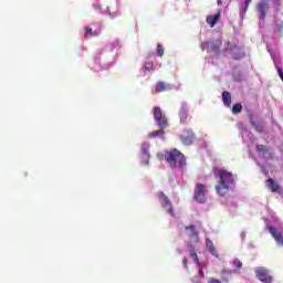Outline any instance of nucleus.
Returning <instances> with one entry per match:
<instances>
[{
	"mask_svg": "<svg viewBox=\"0 0 283 283\" xmlns=\"http://www.w3.org/2000/svg\"><path fill=\"white\" fill-rule=\"evenodd\" d=\"M163 134H165V130H163V129L154 130V132L149 133V138H156V136H163Z\"/></svg>",
	"mask_w": 283,
	"mask_h": 283,
	"instance_id": "nucleus-19",
	"label": "nucleus"
},
{
	"mask_svg": "<svg viewBox=\"0 0 283 283\" xmlns=\"http://www.w3.org/2000/svg\"><path fill=\"white\" fill-rule=\"evenodd\" d=\"M92 34V28H86V35Z\"/></svg>",
	"mask_w": 283,
	"mask_h": 283,
	"instance_id": "nucleus-25",
	"label": "nucleus"
},
{
	"mask_svg": "<svg viewBox=\"0 0 283 283\" xmlns=\"http://www.w3.org/2000/svg\"><path fill=\"white\" fill-rule=\"evenodd\" d=\"M213 174L216 178L219 179L218 185L216 186L217 193H219V196H227L229 189H231V185L234 182L233 174L218 167L213 168Z\"/></svg>",
	"mask_w": 283,
	"mask_h": 283,
	"instance_id": "nucleus-1",
	"label": "nucleus"
},
{
	"mask_svg": "<svg viewBox=\"0 0 283 283\" xmlns=\"http://www.w3.org/2000/svg\"><path fill=\"white\" fill-rule=\"evenodd\" d=\"M199 275H201V277H205V272H202V269H199Z\"/></svg>",
	"mask_w": 283,
	"mask_h": 283,
	"instance_id": "nucleus-26",
	"label": "nucleus"
},
{
	"mask_svg": "<svg viewBox=\"0 0 283 283\" xmlns=\"http://www.w3.org/2000/svg\"><path fill=\"white\" fill-rule=\"evenodd\" d=\"M159 200L161 202V206L164 209L170 213V216H174V209L171 208V201L165 196V193L160 192L159 193Z\"/></svg>",
	"mask_w": 283,
	"mask_h": 283,
	"instance_id": "nucleus-7",
	"label": "nucleus"
},
{
	"mask_svg": "<svg viewBox=\"0 0 283 283\" xmlns=\"http://www.w3.org/2000/svg\"><path fill=\"white\" fill-rule=\"evenodd\" d=\"M255 274L261 282H264V283L273 282V276L269 274V270H266L265 268H256Z\"/></svg>",
	"mask_w": 283,
	"mask_h": 283,
	"instance_id": "nucleus-5",
	"label": "nucleus"
},
{
	"mask_svg": "<svg viewBox=\"0 0 283 283\" xmlns=\"http://www.w3.org/2000/svg\"><path fill=\"white\" fill-rule=\"evenodd\" d=\"M167 90H171V86L170 85H166L165 83L163 82H159L157 83L156 85V92H165Z\"/></svg>",
	"mask_w": 283,
	"mask_h": 283,
	"instance_id": "nucleus-16",
	"label": "nucleus"
},
{
	"mask_svg": "<svg viewBox=\"0 0 283 283\" xmlns=\"http://www.w3.org/2000/svg\"><path fill=\"white\" fill-rule=\"evenodd\" d=\"M258 151H266V147L264 145L256 146Z\"/></svg>",
	"mask_w": 283,
	"mask_h": 283,
	"instance_id": "nucleus-23",
	"label": "nucleus"
},
{
	"mask_svg": "<svg viewBox=\"0 0 283 283\" xmlns=\"http://www.w3.org/2000/svg\"><path fill=\"white\" fill-rule=\"evenodd\" d=\"M220 45H222V41L220 40H216L210 44L208 42H202L201 50H208V52H214V54H218V52H220Z\"/></svg>",
	"mask_w": 283,
	"mask_h": 283,
	"instance_id": "nucleus-6",
	"label": "nucleus"
},
{
	"mask_svg": "<svg viewBox=\"0 0 283 283\" xmlns=\"http://www.w3.org/2000/svg\"><path fill=\"white\" fill-rule=\"evenodd\" d=\"M182 262H184L185 269H187V258H185Z\"/></svg>",
	"mask_w": 283,
	"mask_h": 283,
	"instance_id": "nucleus-27",
	"label": "nucleus"
},
{
	"mask_svg": "<svg viewBox=\"0 0 283 283\" xmlns=\"http://www.w3.org/2000/svg\"><path fill=\"white\" fill-rule=\"evenodd\" d=\"M206 247H207L208 251H210V253L212 255H214V258H218V252L216 251V247H213V241L207 239Z\"/></svg>",
	"mask_w": 283,
	"mask_h": 283,
	"instance_id": "nucleus-14",
	"label": "nucleus"
},
{
	"mask_svg": "<svg viewBox=\"0 0 283 283\" xmlns=\"http://www.w3.org/2000/svg\"><path fill=\"white\" fill-rule=\"evenodd\" d=\"M270 233L279 244H283V237L280 232L275 231V228H270Z\"/></svg>",
	"mask_w": 283,
	"mask_h": 283,
	"instance_id": "nucleus-13",
	"label": "nucleus"
},
{
	"mask_svg": "<svg viewBox=\"0 0 283 283\" xmlns=\"http://www.w3.org/2000/svg\"><path fill=\"white\" fill-rule=\"evenodd\" d=\"M222 101L224 103V105L229 106L231 105V93L230 92H223L222 93Z\"/></svg>",
	"mask_w": 283,
	"mask_h": 283,
	"instance_id": "nucleus-17",
	"label": "nucleus"
},
{
	"mask_svg": "<svg viewBox=\"0 0 283 283\" xmlns=\"http://www.w3.org/2000/svg\"><path fill=\"white\" fill-rule=\"evenodd\" d=\"M218 21H220V12H218L214 15H208L207 17V24L210 25L211 28H213Z\"/></svg>",
	"mask_w": 283,
	"mask_h": 283,
	"instance_id": "nucleus-10",
	"label": "nucleus"
},
{
	"mask_svg": "<svg viewBox=\"0 0 283 283\" xmlns=\"http://www.w3.org/2000/svg\"><path fill=\"white\" fill-rule=\"evenodd\" d=\"M184 143H190V140L184 139Z\"/></svg>",
	"mask_w": 283,
	"mask_h": 283,
	"instance_id": "nucleus-32",
	"label": "nucleus"
},
{
	"mask_svg": "<svg viewBox=\"0 0 283 283\" xmlns=\"http://www.w3.org/2000/svg\"><path fill=\"white\" fill-rule=\"evenodd\" d=\"M151 67V64H149L148 66H146V70H149Z\"/></svg>",
	"mask_w": 283,
	"mask_h": 283,
	"instance_id": "nucleus-31",
	"label": "nucleus"
},
{
	"mask_svg": "<svg viewBox=\"0 0 283 283\" xmlns=\"http://www.w3.org/2000/svg\"><path fill=\"white\" fill-rule=\"evenodd\" d=\"M157 54L158 56H163L165 54V50L163 49V45L158 44L157 46Z\"/></svg>",
	"mask_w": 283,
	"mask_h": 283,
	"instance_id": "nucleus-21",
	"label": "nucleus"
},
{
	"mask_svg": "<svg viewBox=\"0 0 283 283\" xmlns=\"http://www.w3.org/2000/svg\"><path fill=\"white\" fill-rule=\"evenodd\" d=\"M165 158L168 165L172 167V169H175V167L182 169V167L187 166V159H185V155H182V153H180L178 149L167 151Z\"/></svg>",
	"mask_w": 283,
	"mask_h": 283,
	"instance_id": "nucleus-2",
	"label": "nucleus"
},
{
	"mask_svg": "<svg viewBox=\"0 0 283 283\" xmlns=\"http://www.w3.org/2000/svg\"><path fill=\"white\" fill-rule=\"evenodd\" d=\"M186 231L193 242H198V232H196V228L193 226L186 228Z\"/></svg>",
	"mask_w": 283,
	"mask_h": 283,
	"instance_id": "nucleus-11",
	"label": "nucleus"
},
{
	"mask_svg": "<svg viewBox=\"0 0 283 283\" xmlns=\"http://www.w3.org/2000/svg\"><path fill=\"white\" fill-rule=\"evenodd\" d=\"M266 185H268L269 189H271V191H273V192L280 191V186L277 184H275V181H273V179H269L266 181Z\"/></svg>",
	"mask_w": 283,
	"mask_h": 283,
	"instance_id": "nucleus-15",
	"label": "nucleus"
},
{
	"mask_svg": "<svg viewBox=\"0 0 283 283\" xmlns=\"http://www.w3.org/2000/svg\"><path fill=\"white\" fill-rule=\"evenodd\" d=\"M240 112H242V104H234L232 107V113L240 114Z\"/></svg>",
	"mask_w": 283,
	"mask_h": 283,
	"instance_id": "nucleus-20",
	"label": "nucleus"
},
{
	"mask_svg": "<svg viewBox=\"0 0 283 283\" xmlns=\"http://www.w3.org/2000/svg\"><path fill=\"white\" fill-rule=\"evenodd\" d=\"M233 264H234V266H237V269H242V261L235 259V260L233 261Z\"/></svg>",
	"mask_w": 283,
	"mask_h": 283,
	"instance_id": "nucleus-22",
	"label": "nucleus"
},
{
	"mask_svg": "<svg viewBox=\"0 0 283 283\" xmlns=\"http://www.w3.org/2000/svg\"><path fill=\"white\" fill-rule=\"evenodd\" d=\"M247 6L251 3V0H245Z\"/></svg>",
	"mask_w": 283,
	"mask_h": 283,
	"instance_id": "nucleus-30",
	"label": "nucleus"
},
{
	"mask_svg": "<svg viewBox=\"0 0 283 283\" xmlns=\"http://www.w3.org/2000/svg\"><path fill=\"white\" fill-rule=\"evenodd\" d=\"M218 6H222V0L217 1Z\"/></svg>",
	"mask_w": 283,
	"mask_h": 283,
	"instance_id": "nucleus-29",
	"label": "nucleus"
},
{
	"mask_svg": "<svg viewBox=\"0 0 283 283\" xmlns=\"http://www.w3.org/2000/svg\"><path fill=\"white\" fill-rule=\"evenodd\" d=\"M179 116H180V123H187V118H189V115H188V109H187L186 104H184L181 106V111L179 113Z\"/></svg>",
	"mask_w": 283,
	"mask_h": 283,
	"instance_id": "nucleus-12",
	"label": "nucleus"
},
{
	"mask_svg": "<svg viewBox=\"0 0 283 283\" xmlns=\"http://www.w3.org/2000/svg\"><path fill=\"white\" fill-rule=\"evenodd\" d=\"M195 200L197 202H205L207 200V186L197 184L195 188Z\"/></svg>",
	"mask_w": 283,
	"mask_h": 283,
	"instance_id": "nucleus-3",
	"label": "nucleus"
},
{
	"mask_svg": "<svg viewBox=\"0 0 283 283\" xmlns=\"http://www.w3.org/2000/svg\"><path fill=\"white\" fill-rule=\"evenodd\" d=\"M268 10H269V2L262 1L258 4V11L260 14V19H264V17H266Z\"/></svg>",
	"mask_w": 283,
	"mask_h": 283,
	"instance_id": "nucleus-8",
	"label": "nucleus"
},
{
	"mask_svg": "<svg viewBox=\"0 0 283 283\" xmlns=\"http://www.w3.org/2000/svg\"><path fill=\"white\" fill-rule=\"evenodd\" d=\"M208 283H222V282H220V280L218 279H209Z\"/></svg>",
	"mask_w": 283,
	"mask_h": 283,
	"instance_id": "nucleus-24",
	"label": "nucleus"
},
{
	"mask_svg": "<svg viewBox=\"0 0 283 283\" xmlns=\"http://www.w3.org/2000/svg\"><path fill=\"white\" fill-rule=\"evenodd\" d=\"M143 158L146 160L145 165H149V143L142 145Z\"/></svg>",
	"mask_w": 283,
	"mask_h": 283,
	"instance_id": "nucleus-9",
	"label": "nucleus"
},
{
	"mask_svg": "<svg viewBox=\"0 0 283 283\" xmlns=\"http://www.w3.org/2000/svg\"><path fill=\"white\" fill-rule=\"evenodd\" d=\"M154 116H155V120L158 123L160 129H165V127L168 126L167 117L165 116V114H163V111L160 109V107L154 108Z\"/></svg>",
	"mask_w": 283,
	"mask_h": 283,
	"instance_id": "nucleus-4",
	"label": "nucleus"
},
{
	"mask_svg": "<svg viewBox=\"0 0 283 283\" xmlns=\"http://www.w3.org/2000/svg\"><path fill=\"white\" fill-rule=\"evenodd\" d=\"M189 251L192 260L196 262V264H198V266H200V261L198 260V254L196 253V250L193 249V247L190 245Z\"/></svg>",
	"mask_w": 283,
	"mask_h": 283,
	"instance_id": "nucleus-18",
	"label": "nucleus"
},
{
	"mask_svg": "<svg viewBox=\"0 0 283 283\" xmlns=\"http://www.w3.org/2000/svg\"><path fill=\"white\" fill-rule=\"evenodd\" d=\"M243 10H244V12H247V10H249V6H247V3L244 4Z\"/></svg>",
	"mask_w": 283,
	"mask_h": 283,
	"instance_id": "nucleus-28",
	"label": "nucleus"
}]
</instances>
